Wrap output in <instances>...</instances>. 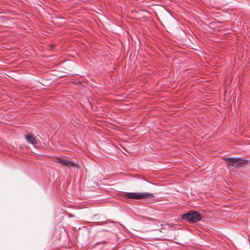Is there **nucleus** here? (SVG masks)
Wrapping results in <instances>:
<instances>
[{"label":"nucleus","instance_id":"nucleus-1","mask_svg":"<svg viewBox=\"0 0 250 250\" xmlns=\"http://www.w3.org/2000/svg\"><path fill=\"white\" fill-rule=\"evenodd\" d=\"M202 215L195 211H190L182 216V218L190 223L197 222L202 219Z\"/></svg>","mask_w":250,"mask_h":250},{"label":"nucleus","instance_id":"nucleus-2","mask_svg":"<svg viewBox=\"0 0 250 250\" xmlns=\"http://www.w3.org/2000/svg\"><path fill=\"white\" fill-rule=\"evenodd\" d=\"M125 196L128 199L140 200L154 197L152 193L146 192H125Z\"/></svg>","mask_w":250,"mask_h":250},{"label":"nucleus","instance_id":"nucleus-3","mask_svg":"<svg viewBox=\"0 0 250 250\" xmlns=\"http://www.w3.org/2000/svg\"><path fill=\"white\" fill-rule=\"evenodd\" d=\"M225 160L229 162V166L237 167H241L248 163L247 160H242L240 158H228L225 159Z\"/></svg>","mask_w":250,"mask_h":250},{"label":"nucleus","instance_id":"nucleus-4","mask_svg":"<svg viewBox=\"0 0 250 250\" xmlns=\"http://www.w3.org/2000/svg\"><path fill=\"white\" fill-rule=\"evenodd\" d=\"M55 161L56 163H60L62 166H66L68 167H77V168L79 167V166L78 165H77L74 163H72L66 159H62L59 157L56 158L55 159Z\"/></svg>","mask_w":250,"mask_h":250},{"label":"nucleus","instance_id":"nucleus-5","mask_svg":"<svg viewBox=\"0 0 250 250\" xmlns=\"http://www.w3.org/2000/svg\"><path fill=\"white\" fill-rule=\"evenodd\" d=\"M25 138L28 143L32 145H35L37 143L36 139L32 134L26 135Z\"/></svg>","mask_w":250,"mask_h":250}]
</instances>
